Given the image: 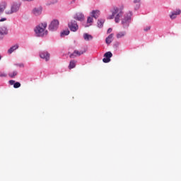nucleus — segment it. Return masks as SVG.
Listing matches in <instances>:
<instances>
[{
	"label": "nucleus",
	"mask_w": 181,
	"mask_h": 181,
	"mask_svg": "<svg viewBox=\"0 0 181 181\" xmlns=\"http://www.w3.org/2000/svg\"><path fill=\"white\" fill-rule=\"evenodd\" d=\"M110 12L112 13L111 16L107 17V19H114L116 23H119V21L122 16H124V9L121 7L114 6Z\"/></svg>",
	"instance_id": "obj_1"
},
{
	"label": "nucleus",
	"mask_w": 181,
	"mask_h": 181,
	"mask_svg": "<svg viewBox=\"0 0 181 181\" xmlns=\"http://www.w3.org/2000/svg\"><path fill=\"white\" fill-rule=\"evenodd\" d=\"M46 28H47V23H42L37 25L35 29L36 35L38 37H42L45 35H47V30H46Z\"/></svg>",
	"instance_id": "obj_2"
},
{
	"label": "nucleus",
	"mask_w": 181,
	"mask_h": 181,
	"mask_svg": "<svg viewBox=\"0 0 181 181\" xmlns=\"http://www.w3.org/2000/svg\"><path fill=\"white\" fill-rule=\"evenodd\" d=\"M59 20H53L50 25H49V30H51V32H54V30H57V28H59Z\"/></svg>",
	"instance_id": "obj_3"
},
{
	"label": "nucleus",
	"mask_w": 181,
	"mask_h": 181,
	"mask_svg": "<svg viewBox=\"0 0 181 181\" xmlns=\"http://www.w3.org/2000/svg\"><path fill=\"white\" fill-rule=\"evenodd\" d=\"M68 26L71 32H77V30H78V25H77L76 21H71V22L69 23Z\"/></svg>",
	"instance_id": "obj_4"
},
{
	"label": "nucleus",
	"mask_w": 181,
	"mask_h": 181,
	"mask_svg": "<svg viewBox=\"0 0 181 181\" xmlns=\"http://www.w3.org/2000/svg\"><path fill=\"white\" fill-rule=\"evenodd\" d=\"M19 11V4H13L11 9L6 10V15H12V13H15Z\"/></svg>",
	"instance_id": "obj_5"
},
{
	"label": "nucleus",
	"mask_w": 181,
	"mask_h": 181,
	"mask_svg": "<svg viewBox=\"0 0 181 181\" xmlns=\"http://www.w3.org/2000/svg\"><path fill=\"white\" fill-rule=\"evenodd\" d=\"M86 53V49H84L83 50H74L72 54L69 55V57L71 59H74V57H77V56H81V54H84Z\"/></svg>",
	"instance_id": "obj_6"
},
{
	"label": "nucleus",
	"mask_w": 181,
	"mask_h": 181,
	"mask_svg": "<svg viewBox=\"0 0 181 181\" xmlns=\"http://www.w3.org/2000/svg\"><path fill=\"white\" fill-rule=\"evenodd\" d=\"M112 56V53L111 52H107L104 54V57L103 59V63H110L111 62V57Z\"/></svg>",
	"instance_id": "obj_7"
},
{
	"label": "nucleus",
	"mask_w": 181,
	"mask_h": 181,
	"mask_svg": "<svg viewBox=\"0 0 181 181\" xmlns=\"http://www.w3.org/2000/svg\"><path fill=\"white\" fill-rule=\"evenodd\" d=\"M40 57H41V59H45L46 62H49V60L50 59V54L47 52H42L40 54Z\"/></svg>",
	"instance_id": "obj_8"
},
{
	"label": "nucleus",
	"mask_w": 181,
	"mask_h": 181,
	"mask_svg": "<svg viewBox=\"0 0 181 181\" xmlns=\"http://www.w3.org/2000/svg\"><path fill=\"white\" fill-rule=\"evenodd\" d=\"M74 19H76V21H84V15L81 13H77L75 16H74Z\"/></svg>",
	"instance_id": "obj_9"
},
{
	"label": "nucleus",
	"mask_w": 181,
	"mask_h": 181,
	"mask_svg": "<svg viewBox=\"0 0 181 181\" xmlns=\"http://www.w3.org/2000/svg\"><path fill=\"white\" fill-rule=\"evenodd\" d=\"M33 13L35 16H39V15H40L42 13V8H40V7L35 8L33 10Z\"/></svg>",
	"instance_id": "obj_10"
},
{
	"label": "nucleus",
	"mask_w": 181,
	"mask_h": 181,
	"mask_svg": "<svg viewBox=\"0 0 181 181\" xmlns=\"http://www.w3.org/2000/svg\"><path fill=\"white\" fill-rule=\"evenodd\" d=\"M131 19V17L129 16L124 15L123 18L122 19V25H126L128 23V21Z\"/></svg>",
	"instance_id": "obj_11"
},
{
	"label": "nucleus",
	"mask_w": 181,
	"mask_h": 181,
	"mask_svg": "<svg viewBox=\"0 0 181 181\" xmlns=\"http://www.w3.org/2000/svg\"><path fill=\"white\" fill-rule=\"evenodd\" d=\"M92 18H95V19H97L100 16V11L99 10H93L92 11Z\"/></svg>",
	"instance_id": "obj_12"
},
{
	"label": "nucleus",
	"mask_w": 181,
	"mask_h": 181,
	"mask_svg": "<svg viewBox=\"0 0 181 181\" xmlns=\"http://www.w3.org/2000/svg\"><path fill=\"white\" fill-rule=\"evenodd\" d=\"M181 11L177 10L176 11L172 13V15L170 16V19H176L177 15H180Z\"/></svg>",
	"instance_id": "obj_13"
},
{
	"label": "nucleus",
	"mask_w": 181,
	"mask_h": 181,
	"mask_svg": "<svg viewBox=\"0 0 181 181\" xmlns=\"http://www.w3.org/2000/svg\"><path fill=\"white\" fill-rule=\"evenodd\" d=\"M127 35V32L125 31H121V32H119L117 35H116V37L117 39H121L124 37H125Z\"/></svg>",
	"instance_id": "obj_14"
},
{
	"label": "nucleus",
	"mask_w": 181,
	"mask_h": 181,
	"mask_svg": "<svg viewBox=\"0 0 181 181\" xmlns=\"http://www.w3.org/2000/svg\"><path fill=\"white\" fill-rule=\"evenodd\" d=\"M112 37H114V34L112 33L109 35V36L105 40L107 45L111 44V42H112Z\"/></svg>",
	"instance_id": "obj_15"
},
{
	"label": "nucleus",
	"mask_w": 181,
	"mask_h": 181,
	"mask_svg": "<svg viewBox=\"0 0 181 181\" xmlns=\"http://www.w3.org/2000/svg\"><path fill=\"white\" fill-rule=\"evenodd\" d=\"M19 45H15L14 46L11 47L8 50V53H9V54L13 53V52H15V50H16V49H18Z\"/></svg>",
	"instance_id": "obj_16"
},
{
	"label": "nucleus",
	"mask_w": 181,
	"mask_h": 181,
	"mask_svg": "<svg viewBox=\"0 0 181 181\" xmlns=\"http://www.w3.org/2000/svg\"><path fill=\"white\" fill-rule=\"evenodd\" d=\"M8 33V30H6V27H0V35L2 36L4 35H6Z\"/></svg>",
	"instance_id": "obj_17"
},
{
	"label": "nucleus",
	"mask_w": 181,
	"mask_h": 181,
	"mask_svg": "<svg viewBox=\"0 0 181 181\" xmlns=\"http://www.w3.org/2000/svg\"><path fill=\"white\" fill-rule=\"evenodd\" d=\"M105 22V20L104 19L98 20V28H103V26H104Z\"/></svg>",
	"instance_id": "obj_18"
},
{
	"label": "nucleus",
	"mask_w": 181,
	"mask_h": 181,
	"mask_svg": "<svg viewBox=\"0 0 181 181\" xmlns=\"http://www.w3.org/2000/svg\"><path fill=\"white\" fill-rule=\"evenodd\" d=\"M74 67H76V61L71 60L69 62V70H71V69H74Z\"/></svg>",
	"instance_id": "obj_19"
},
{
	"label": "nucleus",
	"mask_w": 181,
	"mask_h": 181,
	"mask_svg": "<svg viewBox=\"0 0 181 181\" xmlns=\"http://www.w3.org/2000/svg\"><path fill=\"white\" fill-rule=\"evenodd\" d=\"M83 38L85 40H91L93 39V36L90 34L85 33L83 34Z\"/></svg>",
	"instance_id": "obj_20"
},
{
	"label": "nucleus",
	"mask_w": 181,
	"mask_h": 181,
	"mask_svg": "<svg viewBox=\"0 0 181 181\" xmlns=\"http://www.w3.org/2000/svg\"><path fill=\"white\" fill-rule=\"evenodd\" d=\"M5 8H6V3H3L2 4H0V15L5 11Z\"/></svg>",
	"instance_id": "obj_21"
},
{
	"label": "nucleus",
	"mask_w": 181,
	"mask_h": 181,
	"mask_svg": "<svg viewBox=\"0 0 181 181\" xmlns=\"http://www.w3.org/2000/svg\"><path fill=\"white\" fill-rule=\"evenodd\" d=\"M93 17H88L87 19V24L88 25H86V28H87V26H91V23H93Z\"/></svg>",
	"instance_id": "obj_22"
},
{
	"label": "nucleus",
	"mask_w": 181,
	"mask_h": 181,
	"mask_svg": "<svg viewBox=\"0 0 181 181\" xmlns=\"http://www.w3.org/2000/svg\"><path fill=\"white\" fill-rule=\"evenodd\" d=\"M69 34H70V30H66L61 33V36L62 37H63V36H67Z\"/></svg>",
	"instance_id": "obj_23"
},
{
	"label": "nucleus",
	"mask_w": 181,
	"mask_h": 181,
	"mask_svg": "<svg viewBox=\"0 0 181 181\" xmlns=\"http://www.w3.org/2000/svg\"><path fill=\"white\" fill-rule=\"evenodd\" d=\"M8 76L11 78H13L15 76H18V72L16 71H14L13 72L9 73Z\"/></svg>",
	"instance_id": "obj_24"
},
{
	"label": "nucleus",
	"mask_w": 181,
	"mask_h": 181,
	"mask_svg": "<svg viewBox=\"0 0 181 181\" xmlns=\"http://www.w3.org/2000/svg\"><path fill=\"white\" fill-rule=\"evenodd\" d=\"M19 87H21V83L19 82H16L13 85V88H19Z\"/></svg>",
	"instance_id": "obj_25"
},
{
	"label": "nucleus",
	"mask_w": 181,
	"mask_h": 181,
	"mask_svg": "<svg viewBox=\"0 0 181 181\" xmlns=\"http://www.w3.org/2000/svg\"><path fill=\"white\" fill-rule=\"evenodd\" d=\"M0 77H6V74L4 72H0Z\"/></svg>",
	"instance_id": "obj_26"
},
{
	"label": "nucleus",
	"mask_w": 181,
	"mask_h": 181,
	"mask_svg": "<svg viewBox=\"0 0 181 181\" xmlns=\"http://www.w3.org/2000/svg\"><path fill=\"white\" fill-rule=\"evenodd\" d=\"M9 84H10L11 86H14V84H15V81H14V80H10V81H9Z\"/></svg>",
	"instance_id": "obj_27"
},
{
	"label": "nucleus",
	"mask_w": 181,
	"mask_h": 181,
	"mask_svg": "<svg viewBox=\"0 0 181 181\" xmlns=\"http://www.w3.org/2000/svg\"><path fill=\"white\" fill-rule=\"evenodd\" d=\"M5 21H6V18H3L0 19V22H5Z\"/></svg>",
	"instance_id": "obj_28"
},
{
	"label": "nucleus",
	"mask_w": 181,
	"mask_h": 181,
	"mask_svg": "<svg viewBox=\"0 0 181 181\" xmlns=\"http://www.w3.org/2000/svg\"><path fill=\"white\" fill-rule=\"evenodd\" d=\"M134 4H138L141 2V0H134Z\"/></svg>",
	"instance_id": "obj_29"
},
{
	"label": "nucleus",
	"mask_w": 181,
	"mask_h": 181,
	"mask_svg": "<svg viewBox=\"0 0 181 181\" xmlns=\"http://www.w3.org/2000/svg\"><path fill=\"white\" fill-rule=\"evenodd\" d=\"M111 32H112V28H109L107 30V33H111Z\"/></svg>",
	"instance_id": "obj_30"
},
{
	"label": "nucleus",
	"mask_w": 181,
	"mask_h": 181,
	"mask_svg": "<svg viewBox=\"0 0 181 181\" xmlns=\"http://www.w3.org/2000/svg\"><path fill=\"white\" fill-rule=\"evenodd\" d=\"M149 29H151V28L148 27V28L144 29V30L146 32V31L149 30Z\"/></svg>",
	"instance_id": "obj_31"
},
{
	"label": "nucleus",
	"mask_w": 181,
	"mask_h": 181,
	"mask_svg": "<svg viewBox=\"0 0 181 181\" xmlns=\"http://www.w3.org/2000/svg\"><path fill=\"white\" fill-rule=\"evenodd\" d=\"M26 1H28V2H30L31 1H33V0H26Z\"/></svg>",
	"instance_id": "obj_32"
},
{
	"label": "nucleus",
	"mask_w": 181,
	"mask_h": 181,
	"mask_svg": "<svg viewBox=\"0 0 181 181\" xmlns=\"http://www.w3.org/2000/svg\"><path fill=\"white\" fill-rule=\"evenodd\" d=\"M2 39V37H0V40Z\"/></svg>",
	"instance_id": "obj_33"
},
{
	"label": "nucleus",
	"mask_w": 181,
	"mask_h": 181,
	"mask_svg": "<svg viewBox=\"0 0 181 181\" xmlns=\"http://www.w3.org/2000/svg\"><path fill=\"white\" fill-rule=\"evenodd\" d=\"M1 57L0 56V60H1Z\"/></svg>",
	"instance_id": "obj_34"
}]
</instances>
